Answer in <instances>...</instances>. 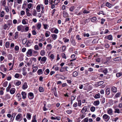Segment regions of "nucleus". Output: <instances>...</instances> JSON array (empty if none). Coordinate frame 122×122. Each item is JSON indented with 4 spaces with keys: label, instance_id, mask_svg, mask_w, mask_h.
Returning a JSON list of instances; mask_svg holds the SVG:
<instances>
[{
    "label": "nucleus",
    "instance_id": "58836bf2",
    "mask_svg": "<svg viewBox=\"0 0 122 122\" xmlns=\"http://www.w3.org/2000/svg\"><path fill=\"white\" fill-rule=\"evenodd\" d=\"M94 97L95 99L99 98L100 97V94L99 93L97 94L94 96Z\"/></svg>",
    "mask_w": 122,
    "mask_h": 122
},
{
    "label": "nucleus",
    "instance_id": "052dcab7",
    "mask_svg": "<svg viewBox=\"0 0 122 122\" xmlns=\"http://www.w3.org/2000/svg\"><path fill=\"white\" fill-rule=\"evenodd\" d=\"M19 76V73H16L14 76V77L15 78H18Z\"/></svg>",
    "mask_w": 122,
    "mask_h": 122
},
{
    "label": "nucleus",
    "instance_id": "f704fd0d",
    "mask_svg": "<svg viewBox=\"0 0 122 122\" xmlns=\"http://www.w3.org/2000/svg\"><path fill=\"white\" fill-rule=\"evenodd\" d=\"M26 14H27V15L28 16H30L31 15V14L30 13H29V10L27 8L26 9Z\"/></svg>",
    "mask_w": 122,
    "mask_h": 122
},
{
    "label": "nucleus",
    "instance_id": "0eeeda50",
    "mask_svg": "<svg viewBox=\"0 0 122 122\" xmlns=\"http://www.w3.org/2000/svg\"><path fill=\"white\" fill-rule=\"evenodd\" d=\"M70 41L72 45L74 46H76V43L75 42V40L73 38L71 39H71H70Z\"/></svg>",
    "mask_w": 122,
    "mask_h": 122
},
{
    "label": "nucleus",
    "instance_id": "de8ad7c7",
    "mask_svg": "<svg viewBox=\"0 0 122 122\" xmlns=\"http://www.w3.org/2000/svg\"><path fill=\"white\" fill-rule=\"evenodd\" d=\"M101 103L103 104L105 102V98L104 97H103L101 99H100Z\"/></svg>",
    "mask_w": 122,
    "mask_h": 122
},
{
    "label": "nucleus",
    "instance_id": "a211bd4d",
    "mask_svg": "<svg viewBox=\"0 0 122 122\" xmlns=\"http://www.w3.org/2000/svg\"><path fill=\"white\" fill-rule=\"evenodd\" d=\"M112 112L113 111L111 108H109L107 110V113L110 115L112 114Z\"/></svg>",
    "mask_w": 122,
    "mask_h": 122
},
{
    "label": "nucleus",
    "instance_id": "bb28decb",
    "mask_svg": "<svg viewBox=\"0 0 122 122\" xmlns=\"http://www.w3.org/2000/svg\"><path fill=\"white\" fill-rule=\"evenodd\" d=\"M8 58V60H11L13 59V56L11 54H9L7 56Z\"/></svg>",
    "mask_w": 122,
    "mask_h": 122
},
{
    "label": "nucleus",
    "instance_id": "2eb2a0df",
    "mask_svg": "<svg viewBox=\"0 0 122 122\" xmlns=\"http://www.w3.org/2000/svg\"><path fill=\"white\" fill-rule=\"evenodd\" d=\"M22 114H21L19 113L16 116L15 119L16 120H18L20 119L22 117Z\"/></svg>",
    "mask_w": 122,
    "mask_h": 122
},
{
    "label": "nucleus",
    "instance_id": "774afa93",
    "mask_svg": "<svg viewBox=\"0 0 122 122\" xmlns=\"http://www.w3.org/2000/svg\"><path fill=\"white\" fill-rule=\"evenodd\" d=\"M48 120L46 118H44L42 120L41 122H47Z\"/></svg>",
    "mask_w": 122,
    "mask_h": 122
},
{
    "label": "nucleus",
    "instance_id": "a19ab883",
    "mask_svg": "<svg viewBox=\"0 0 122 122\" xmlns=\"http://www.w3.org/2000/svg\"><path fill=\"white\" fill-rule=\"evenodd\" d=\"M97 20V18L96 17H92L91 19V21L92 22H95Z\"/></svg>",
    "mask_w": 122,
    "mask_h": 122
},
{
    "label": "nucleus",
    "instance_id": "e433bc0d",
    "mask_svg": "<svg viewBox=\"0 0 122 122\" xmlns=\"http://www.w3.org/2000/svg\"><path fill=\"white\" fill-rule=\"evenodd\" d=\"M40 54L42 56L45 55V50H41L40 52Z\"/></svg>",
    "mask_w": 122,
    "mask_h": 122
},
{
    "label": "nucleus",
    "instance_id": "4be33fe9",
    "mask_svg": "<svg viewBox=\"0 0 122 122\" xmlns=\"http://www.w3.org/2000/svg\"><path fill=\"white\" fill-rule=\"evenodd\" d=\"M31 122H37V120L36 119V115H34L33 116Z\"/></svg>",
    "mask_w": 122,
    "mask_h": 122
},
{
    "label": "nucleus",
    "instance_id": "e2e57ef3",
    "mask_svg": "<svg viewBox=\"0 0 122 122\" xmlns=\"http://www.w3.org/2000/svg\"><path fill=\"white\" fill-rule=\"evenodd\" d=\"M54 54H52L50 56V59L51 60H53L54 58Z\"/></svg>",
    "mask_w": 122,
    "mask_h": 122
},
{
    "label": "nucleus",
    "instance_id": "2f4dec72",
    "mask_svg": "<svg viewBox=\"0 0 122 122\" xmlns=\"http://www.w3.org/2000/svg\"><path fill=\"white\" fill-rule=\"evenodd\" d=\"M11 83H10L8 86L6 88V91L7 92H8L10 90L11 87Z\"/></svg>",
    "mask_w": 122,
    "mask_h": 122
},
{
    "label": "nucleus",
    "instance_id": "69168bd1",
    "mask_svg": "<svg viewBox=\"0 0 122 122\" xmlns=\"http://www.w3.org/2000/svg\"><path fill=\"white\" fill-rule=\"evenodd\" d=\"M76 39L78 41H80L81 39V38L80 37V36L79 35H77L76 36Z\"/></svg>",
    "mask_w": 122,
    "mask_h": 122
},
{
    "label": "nucleus",
    "instance_id": "4468645a",
    "mask_svg": "<svg viewBox=\"0 0 122 122\" xmlns=\"http://www.w3.org/2000/svg\"><path fill=\"white\" fill-rule=\"evenodd\" d=\"M38 55V52L37 51H33L32 56H36Z\"/></svg>",
    "mask_w": 122,
    "mask_h": 122
},
{
    "label": "nucleus",
    "instance_id": "dca6fc26",
    "mask_svg": "<svg viewBox=\"0 0 122 122\" xmlns=\"http://www.w3.org/2000/svg\"><path fill=\"white\" fill-rule=\"evenodd\" d=\"M15 89L14 88H11L10 91V92L11 94H13L15 92Z\"/></svg>",
    "mask_w": 122,
    "mask_h": 122
},
{
    "label": "nucleus",
    "instance_id": "b1692460",
    "mask_svg": "<svg viewBox=\"0 0 122 122\" xmlns=\"http://www.w3.org/2000/svg\"><path fill=\"white\" fill-rule=\"evenodd\" d=\"M63 16L66 18L68 16V14L66 11H64L63 13Z\"/></svg>",
    "mask_w": 122,
    "mask_h": 122
},
{
    "label": "nucleus",
    "instance_id": "0e129e2a",
    "mask_svg": "<svg viewBox=\"0 0 122 122\" xmlns=\"http://www.w3.org/2000/svg\"><path fill=\"white\" fill-rule=\"evenodd\" d=\"M4 15V11H2L1 12V14L0 15V16L1 18H3Z\"/></svg>",
    "mask_w": 122,
    "mask_h": 122
},
{
    "label": "nucleus",
    "instance_id": "603ef678",
    "mask_svg": "<svg viewBox=\"0 0 122 122\" xmlns=\"http://www.w3.org/2000/svg\"><path fill=\"white\" fill-rule=\"evenodd\" d=\"M60 0H55L54 1L53 3L56 5L59 2Z\"/></svg>",
    "mask_w": 122,
    "mask_h": 122
},
{
    "label": "nucleus",
    "instance_id": "f03ea898",
    "mask_svg": "<svg viewBox=\"0 0 122 122\" xmlns=\"http://www.w3.org/2000/svg\"><path fill=\"white\" fill-rule=\"evenodd\" d=\"M103 119L106 122H108L110 119V117L107 114H104L102 117Z\"/></svg>",
    "mask_w": 122,
    "mask_h": 122
},
{
    "label": "nucleus",
    "instance_id": "ddd939ff",
    "mask_svg": "<svg viewBox=\"0 0 122 122\" xmlns=\"http://www.w3.org/2000/svg\"><path fill=\"white\" fill-rule=\"evenodd\" d=\"M121 56L118 57L114 59L113 60L115 61H119L122 60Z\"/></svg>",
    "mask_w": 122,
    "mask_h": 122
},
{
    "label": "nucleus",
    "instance_id": "473e14b6",
    "mask_svg": "<svg viewBox=\"0 0 122 122\" xmlns=\"http://www.w3.org/2000/svg\"><path fill=\"white\" fill-rule=\"evenodd\" d=\"M41 6L40 5H38L36 6V9L38 12L40 11Z\"/></svg>",
    "mask_w": 122,
    "mask_h": 122
},
{
    "label": "nucleus",
    "instance_id": "39448f33",
    "mask_svg": "<svg viewBox=\"0 0 122 122\" xmlns=\"http://www.w3.org/2000/svg\"><path fill=\"white\" fill-rule=\"evenodd\" d=\"M14 83L16 86H19L21 84V82L17 80H16L14 81Z\"/></svg>",
    "mask_w": 122,
    "mask_h": 122
},
{
    "label": "nucleus",
    "instance_id": "6e6552de",
    "mask_svg": "<svg viewBox=\"0 0 122 122\" xmlns=\"http://www.w3.org/2000/svg\"><path fill=\"white\" fill-rule=\"evenodd\" d=\"M27 83L26 82H25L23 85L22 88L24 90H25L28 87Z\"/></svg>",
    "mask_w": 122,
    "mask_h": 122
},
{
    "label": "nucleus",
    "instance_id": "c03bdc74",
    "mask_svg": "<svg viewBox=\"0 0 122 122\" xmlns=\"http://www.w3.org/2000/svg\"><path fill=\"white\" fill-rule=\"evenodd\" d=\"M106 6L109 8H111L112 6V5L109 3L107 2L106 3Z\"/></svg>",
    "mask_w": 122,
    "mask_h": 122
},
{
    "label": "nucleus",
    "instance_id": "7ed1b4c3",
    "mask_svg": "<svg viewBox=\"0 0 122 122\" xmlns=\"http://www.w3.org/2000/svg\"><path fill=\"white\" fill-rule=\"evenodd\" d=\"M28 98L30 100L33 99L34 97L33 93L31 92L29 93L28 94Z\"/></svg>",
    "mask_w": 122,
    "mask_h": 122
},
{
    "label": "nucleus",
    "instance_id": "72a5a7b5",
    "mask_svg": "<svg viewBox=\"0 0 122 122\" xmlns=\"http://www.w3.org/2000/svg\"><path fill=\"white\" fill-rule=\"evenodd\" d=\"M19 35V32L18 31L15 32V34L14 37L15 39H17Z\"/></svg>",
    "mask_w": 122,
    "mask_h": 122
},
{
    "label": "nucleus",
    "instance_id": "5fc2aeb1",
    "mask_svg": "<svg viewBox=\"0 0 122 122\" xmlns=\"http://www.w3.org/2000/svg\"><path fill=\"white\" fill-rule=\"evenodd\" d=\"M22 25H20L17 27V29L18 31H20L22 27Z\"/></svg>",
    "mask_w": 122,
    "mask_h": 122
},
{
    "label": "nucleus",
    "instance_id": "393cba45",
    "mask_svg": "<svg viewBox=\"0 0 122 122\" xmlns=\"http://www.w3.org/2000/svg\"><path fill=\"white\" fill-rule=\"evenodd\" d=\"M99 104L100 102L99 100L95 101L93 103V104L96 106L98 105Z\"/></svg>",
    "mask_w": 122,
    "mask_h": 122
},
{
    "label": "nucleus",
    "instance_id": "bf43d9fd",
    "mask_svg": "<svg viewBox=\"0 0 122 122\" xmlns=\"http://www.w3.org/2000/svg\"><path fill=\"white\" fill-rule=\"evenodd\" d=\"M95 109V107L93 106L92 107L90 108V110L92 112H94Z\"/></svg>",
    "mask_w": 122,
    "mask_h": 122
},
{
    "label": "nucleus",
    "instance_id": "f8f14e48",
    "mask_svg": "<svg viewBox=\"0 0 122 122\" xmlns=\"http://www.w3.org/2000/svg\"><path fill=\"white\" fill-rule=\"evenodd\" d=\"M21 94L22 96V98L23 99H25L26 98L27 94L25 92H22Z\"/></svg>",
    "mask_w": 122,
    "mask_h": 122
},
{
    "label": "nucleus",
    "instance_id": "7c9ffc66",
    "mask_svg": "<svg viewBox=\"0 0 122 122\" xmlns=\"http://www.w3.org/2000/svg\"><path fill=\"white\" fill-rule=\"evenodd\" d=\"M33 70L32 72H36L38 69V67L37 66L33 67L32 68Z\"/></svg>",
    "mask_w": 122,
    "mask_h": 122
},
{
    "label": "nucleus",
    "instance_id": "412c9836",
    "mask_svg": "<svg viewBox=\"0 0 122 122\" xmlns=\"http://www.w3.org/2000/svg\"><path fill=\"white\" fill-rule=\"evenodd\" d=\"M51 33L50 32L48 31H46L45 33V36L46 37H49Z\"/></svg>",
    "mask_w": 122,
    "mask_h": 122
},
{
    "label": "nucleus",
    "instance_id": "423d86ee",
    "mask_svg": "<svg viewBox=\"0 0 122 122\" xmlns=\"http://www.w3.org/2000/svg\"><path fill=\"white\" fill-rule=\"evenodd\" d=\"M88 109L87 107L84 106L81 111V112L83 113H85L87 111Z\"/></svg>",
    "mask_w": 122,
    "mask_h": 122
},
{
    "label": "nucleus",
    "instance_id": "49530a36",
    "mask_svg": "<svg viewBox=\"0 0 122 122\" xmlns=\"http://www.w3.org/2000/svg\"><path fill=\"white\" fill-rule=\"evenodd\" d=\"M114 109L115 110L114 111L115 113H120V111L119 109L115 108Z\"/></svg>",
    "mask_w": 122,
    "mask_h": 122
},
{
    "label": "nucleus",
    "instance_id": "a18cd8bd",
    "mask_svg": "<svg viewBox=\"0 0 122 122\" xmlns=\"http://www.w3.org/2000/svg\"><path fill=\"white\" fill-rule=\"evenodd\" d=\"M37 13V12L35 9H33V12L32 15L34 16H36Z\"/></svg>",
    "mask_w": 122,
    "mask_h": 122
},
{
    "label": "nucleus",
    "instance_id": "ea45409f",
    "mask_svg": "<svg viewBox=\"0 0 122 122\" xmlns=\"http://www.w3.org/2000/svg\"><path fill=\"white\" fill-rule=\"evenodd\" d=\"M63 40L65 43L68 42L69 41V39H68L66 37L64 38L63 39Z\"/></svg>",
    "mask_w": 122,
    "mask_h": 122
},
{
    "label": "nucleus",
    "instance_id": "5701e85b",
    "mask_svg": "<svg viewBox=\"0 0 122 122\" xmlns=\"http://www.w3.org/2000/svg\"><path fill=\"white\" fill-rule=\"evenodd\" d=\"M26 117L29 120H30L31 119V115L28 112L27 113Z\"/></svg>",
    "mask_w": 122,
    "mask_h": 122
},
{
    "label": "nucleus",
    "instance_id": "680f3d73",
    "mask_svg": "<svg viewBox=\"0 0 122 122\" xmlns=\"http://www.w3.org/2000/svg\"><path fill=\"white\" fill-rule=\"evenodd\" d=\"M77 72L76 71H75L73 73V76L74 77H76L77 75Z\"/></svg>",
    "mask_w": 122,
    "mask_h": 122
},
{
    "label": "nucleus",
    "instance_id": "cd10ccee",
    "mask_svg": "<svg viewBox=\"0 0 122 122\" xmlns=\"http://www.w3.org/2000/svg\"><path fill=\"white\" fill-rule=\"evenodd\" d=\"M51 36L52 38L54 40H55L57 38V35L56 34H51Z\"/></svg>",
    "mask_w": 122,
    "mask_h": 122
},
{
    "label": "nucleus",
    "instance_id": "864d4df0",
    "mask_svg": "<svg viewBox=\"0 0 122 122\" xmlns=\"http://www.w3.org/2000/svg\"><path fill=\"white\" fill-rule=\"evenodd\" d=\"M5 67V65H4L3 64L1 65L0 67V70L2 71V70H3Z\"/></svg>",
    "mask_w": 122,
    "mask_h": 122
},
{
    "label": "nucleus",
    "instance_id": "c85d7f7f",
    "mask_svg": "<svg viewBox=\"0 0 122 122\" xmlns=\"http://www.w3.org/2000/svg\"><path fill=\"white\" fill-rule=\"evenodd\" d=\"M10 44L9 42H6L5 44V47L6 48H8L9 47Z\"/></svg>",
    "mask_w": 122,
    "mask_h": 122
},
{
    "label": "nucleus",
    "instance_id": "6e6d98bb",
    "mask_svg": "<svg viewBox=\"0 0 122 122\" xmlns=\"http://www.w3.org/2000/svg\"><path fill=\"white\" fill-rule=\"evenodd\" d=\"M47 49H51L52 47L51 45V44H49L48 45L46 46Z\"/></svg>",
    "mask_w": 122,
    "mask_h": 122
},
{
    "label": "nucleus",
    "instance_id": "9d476101",
    "mask_svg": "<svg viewBox=\"0 0 122 122\" xmlns=\"http://www.w3.org/2000/svg\"><path fill=\"white\" fill-rule=\"evenodd\" d=\"M16 96L18 100V101H20L21 99V94L19 93L17 94Z\"/></svg>",
    "mask_w": 122,
    "mask_h": 122
},
{
    "label": "nucleus",
    "instance_id": "f3484780",
    "mask_svg": "<svg viewBox=\"0 0 122 122\" xmlns=\"http://www.w3.org/2000/svg\"><path fill=\"white\" fill-rule=\"evenodd\" d=\"M36 29L38 30H40L41 26V24L40 23H38L36 24Z\"/></svg>",
    "mask_w": 122,
    "mask_h": 122
},
{
    "label": "nucleus",
    "instance_id": "79ce46f5",
    "mask_svg": "<svg viewBox=\"0 0 122 122\" xmlns=\"http://www.w3.org/2000/svg\"><path fill=\"white\" fill-rule=\"evenodd\" d=\"M5 99H8L10 98V96L9 94H7L5 95Z\"/></svg>",
    "mask_w": 122,
    "mask_h": 122
},
{
    "label": "nucleus",
    "instance_id": "4d7b16f0",
    "mask_svg": "<svg viewBox=\"0 0 122 122\" xmlns=\"http://www.w3.org/2000/svg\"><path fill=\"white\" fill-rule=\"evenodd\" d=\"M42 11L41 12V14H42L44 12V8L43 5H41Z\"/></svg>",
    "mask_w": 122,
    "mask_h": 122
},
{
    "label": "nucleus",
    "instance_id": "f257e3e1",
    "mask_svg": "<svg viewBox=\"0 0 122 122\" xmlns=\"http://www.w3.org/2000/svg\"><path fill=\"white\" fill-rule=\"evenodd\" d=\"M33 50L31 49H29L26 52V55L28 57L31 56H32Z\"/></svg>",
    "mask_w": 122,
    "mask_h": 122
},
{
    "label": "nucleus",
    "instance_id": "c9c22d12",
    "mask_svg": "<svg viewBox=\"0 0 122 122\" xmlns=\"http://www.w3.org/2000/svg\"><path fill=\"white\" fill-rule=\"evenodd\" d=\"M49 70L48 69H46L45 71H44V73L46 75H48L49 72Z\"/></svg>",
    "mask_w": 122,
    "mask_h": 122
},
{
    "label": "nucleus",
    "instance_id": "a878e982",
    "mask_svg": "<svg viewBox=\"0 0 122 122\" xmlns=\"http://www.w3.org/2000/svg\"><path fill=\"white\" fill-rule=\"evenodd\" d=\"M37 74L39 75L43 74V72L41 69H40L38 70L37 72Z\"/></svg>",
    "mask_w": 122,
    "mask_h": 122
},
{
    "label": "nucleus",
    "instance_id": "37998d69",
    "mask_svg": "<svg viewBox=\"0 0 122 122\" xmlns=\"http://www.w3.org/2000/svg\"><path fill=\"white\" fill-rule=\"evenodd\" d=\"M68 67L67 66H66L64 67H61V72L65 71H67V68Z\"/></svg>",
    "mask_w": 122,
    "mask_h": 122
},
{
    "label": "nucleus",
    "instance_id": "3c124183",
    "mask_svg": "<svg viewBox=\"0 0 122 122\" xmlns=\"http://www.w3.org/2000/svg\"><path fill=\"white\" fill-rule=\"evenodd\" d=\"M8 83V82L7 81H5L3 84V86L5 87H6Z\"/></svg>",
    "mask_w": 122,
    "mask_h": 122
},
{
    "label": "nucleus",
    "instance_id": "13d9d810",
    "mask_svg": "<svg viewBox=\"0 0 122 122\" xmlns=\"http://www.w3.org/2000/svg\"><path fill=\"white\" fill-rule=\"evenodd\" d=\"M15 115L16 114L15 113H14L12 114L11 116V119H12V118H13V119L12 120V121H13L14 120Z\"/></svg>",
    "mask_w": 122,
    "mask_h": 122
},
{
    "label": "nucleus",
    "instance_id": "1a4fd4ad",
    "mask_svg": "<svg viewBox=\"0 0 122 122\" xmlns=\"http://www.w3.org/2000/svg\"><path fill=\"white\" fill-rule=\"evenodd\" d=\"M10 27L7 25L6 24H5L3 26V28L4 30H9L10 28Z\"/></svg>",
    "mask_w": 122,
    "mask_h": 122
},
{
    "label": "nucleus",
    "instance_id": "6ab92c4d",
    "mask_svg": "<svg viewBox=\"0 0 122 122\" xmlns=\"http://www.w3.org/2000/svg\"><path fill=\"white\" fill-rule=\"evenodd\" d=\"M111 91L114 93H116L117 91V88L114 86H113L111 88Z\"/></svg>",
    "mask_w": 122,
    "mask_h": 122
},
{
    "label": "nucleus",
    "instance_id": "c756f323",
    "mask_svg": "<svg viewBox=\"0 0 122 122\" xmlns=\"http://www.w3.org/2000/svg\"><path fill=\"white\" fill-rule=\"evenodd\" d=\"M39 91L40 92H44V90L43 87H39Z\"/></svg>",
    "mask_w": 122,
    "mask_h": 122
},
{
    "label": "nucleus",
    "instance_id": "aec40b11",
    "mask_svg": "<svg viewBox=\"0 0 122 122\" xmlns=\"http://www.w3.org/2000/svg\"><path fill=\"white\" fill-rule=\"evenodd\" d=\"M105 38L107 39H108L110 40H112L113 39L112 36L111 35H109L107 36V38H106V37L105 36Z\"/></svg>",
    "mask_w": 122,
    "mask_h": 122
},
{
    "label": "nucleus",
    "instance_id": "9b49d317",
    "mask_svg": "<svg viewBox=\"0 0 122 122\" xmlns=\"http://www.w3.org/2000/svg\"><path fill=\"white\" fill-rule=\"evenodd\" d=\"M6 24L10 27L11 25H12V20H8L7 21V24Z\"/></svg>",
    "mask_w": 122,
    "mask_h": 122
},
{
    "label": "nucleus",
    "instance_id": "8fccbe9b",
    "mask_svg": "<svg viewBox=\"0 0 122 122\" xmlns=\"http://www.w3.org/2000/svg\"><path fill=\"white\" fill-rule=\"evenodd\" d=\"M110 93V90L109 88L107 89L106 90V93L107 95H109Z\"/></svg>",
    "mask_w": 122,
    "mask_h": 122
},
{
    "label": "nucleus",
    "instance_id": "20e7f679",
    "mask_svg": "<svg viewBox=\"0 0 122 122\" xmlns=\"http://www.w3.org/2000/svg\"><path fill=\"white\" fill-rule=\"evenodd\" d=\"M47 58L45 56L43 57L40 61V62L41 64H42L44 63L46 61Z\"/></svg>",
    "mask_w": 122,
    "mask_h": 122
},
{
    "label": "nucleus",
    "instance_id": "4c0bfd02",
    "mask_svg": "<svg viewBox=\"0 0 122 122\" xmlns=\"http://www.w3.org/2000/svg\"><path fill=\"white\" fill-rule=\"evenodd\" d=\"M61 78V75L56 74V79L57 80H58L59 79Z\"/></svg>",
    "mask_w": 122,
    "mask_h": 122
},
{
    "label": "nucleus",
    "instance_id": "338daca9",
    "mask_svg": "<svg viewBox=\"0 0 122 122\" xmlns=\"http://www.w3.org/2000/svg\"><path fill=\"white\" fill-rule=\"evenodd\" d=\"M15 46V44L13 43H11V44L10 46V49H12L14 48V46Z\"/></svg>",
    "mask_w": 122,
    "mask_h": 122
},
{
    "label": "nucleus",
    "instance_id": "09e8293b",
    "mask_svg": "<svg viewBox=\"0 0 122 122\" xmlns=\"http://www.w3.org/2000/svg\"><path fill=\"white\" fill-rule=\"evenodd\" d=\"M26 47H28L30 46L31 45V43L30 41H28L26 44Z\"/></svg>",
    "mask_w": 122,
    "mask_h": 122
}]
</instances>
